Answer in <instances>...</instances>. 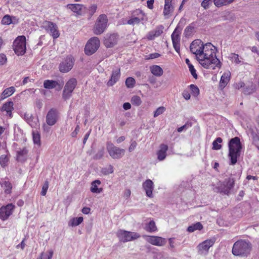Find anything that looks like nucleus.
Listing matches in <instances>:
<instances>
[{"instance_id":"obj_63","label":"nucleus","mask_w":259,"mask_h":259,"mask_svg":"<svg viewBox=\"0 0 259 259\" xmlns=\"http://www.w3.org/2000/svg\"><path fill=\"white\" fill-rule=\"evenodd\" d=\"M90 211H91V208L90 207H84L81 210V212L85 214H89L90 212Z\"/></svg>"},{"instance_id":"obj_3","label":"nucleus","mask_w":259,"mask_h":259,"mask_svg":"<svg viewBox=\"0 0 259 259\" xmlns=\"http://www.w3.org/2000/svg\"><path fill=\"white\" fill-rule=\"evenodd\" d=\"M251 249V245L245 240H239L235 242L232 248V253L236 256H247Z\"/></svg>"},{"instance_id":"obj_58","label":"nucleus","mask_w":259,"mask_h":259,"mask_svg":"<svg viewBox=\"0 0 259 259\" xmlns=\"http://www.w3.org/2000/svg\"><path fill=\"white\" fill-rule=\"evenodd\" d=\"M191 126V123H187L185 125L179 127L178 128L177 131L178 132L180 133V132H182L184 129H186L188 127Z\"/></svg>"},{"instance_id":"obj_13","label":"nucleus","mask_w":259,"mask_h":259,"mask_svg":"<svg viewBox=\"0 0 259 259\" xmlns=\"http://www.w3.org/2000/svg\"><path fill=\"white\" fill-rule=\"evenodd\" d=\"M15 208V206L12 203H9L0 208V219L5 221L7 220L12 214Z\"/></svg>"},{"instance_id":"obj_19","label":"nucleus","mask_w":259,"mask_h":259,"mask_svg":"<svg viewBox=\"0 0 259 259\" xmlns=\"http://www.w3.org/2000/svg\"><path fill=\"white\" fill-rule=\"evenodd\" d=\"M143 14L141 11L137 10L133 12V15L131 18L128 20L127 23L130 25H135L139 24L141 20H143Z\"/></svg>"},{"instance_id":"obj_18","label":"nucleus","mask_w":259,"mask_h":259,"mask_svg":"<svg viewBox=\"0 0 259 259\" xmlns=\"http://www.w3.org/2000/svg\"><path fill=\"white\" fill-rule=\"evenodd\" d=\"M164 27L162 25L156 26L155 29L149 31L146 35V38L149 40H154L160 36L163 32Z\"/></svg>"},{"instance_id":"obj_5","label":"nucleus","mask_w":259,"mask_h":259,"mask_svg":"<svg viewBox=\"0 0 259 259\" xmlns=\"http://www.w3.org/2000/svg\"><path fill=\"white\" fill-rule=\"evenodd\" d=\"M107 16L105 14L100 15L93 28L94 33L96 35L103 33L107 27Z\"/></svg>"},{"instance_id":"obj_44","label":"nucleus","mask_w":259,"mask_h":259,"mask_svg":"<svg viewBox=\"0 0 259 259\" xmlns=\"http://www.w3.org/2000/svg\"><path fill=\"white\" fill-rule=\"evenodd\" d=\"M136 83L135 79L132 77H127L125 80V84L126 87L128 88H132L134 87Z\"/></svg>"},{"instance_id":"obj_59","label":"nucleus","mask_w":259,"mask_h":259,"mask_svg":"<svg viewBox=\"0 0 259 259\" xmlns=\"http://www.w3.org/2000/svg\"><path fill=\"white\" fill-rule=\"evenodd\" d=\"M160 54L157 53H151L149 55L148 59H153L159 57Z\"/></svg>"},{"instance_id":"obj_2","label":"nucleus","mask_w":259,"mask_h":259,"mask_svg":"<svg viewBox=\"0 0 259 259\" xmlns=\"http://www.w3.org/2000/svg\"><path fill=\"white\" fill-rule=\"evenodd\" d=\"M230 164L234 165L237 162L238 158L240 156L242 145L240 139L238 137L232 138L228 144Z\"/></svg>"},{"instance_id":"obj_26","label":"nucleus","mask_w":259,"mask_h":259,"mask_svg":"<svg viewBox=\"0 0 259 259\" xmlns=\"http://www.w3.org/2000/svg\"><path fill=\"white\" fill-rule=\"evenodd\" d=\"M66 7L67 9H70L73 13H75L78 15H81L82 10L84 7L83 5L78 4H68Z\"/></svg>"},{"instance_id":"obj_27","label":"nucleus","mask_w":259,"mask_h":259,"mask_svg":"<svg viewBox=\"0 0 259 259\" xmlns=\"http://www.w3.org/2000/svg\"><path fill=\"white\" fill-rule=\"evenodd\" d=\"M167 150V145L164 144L160 145V149L157 152V158L159 161H162L165 158Z\"/></svg>"},{"instance_id":"obj_21","label":"nucleus","mask_w":259,"mask_h":259,"mask_svg":"<svg viewBox=\"0 0 259 259\" xmlns=\"http://www.w3.org/2000/svg\"><path fill=\"white\" fill-rule=\"evenodd\" d=\"M143 188L146 192V196L149 198H152L153 196V191L154 189L153 182L150 179L146 180L143 183Z\"/></svg>"},{"instance_id":"obj_51","label":"nucleus","mask_w":259,"mask_h":259,"mask_svg":"<svg viewBox=\"0 0 259 259\" xmlns=\"http://www.w3.org/2000/svg\"><path fill=\"white\" fill-rule=\"evenodd\" d=\"M28 153V150L26 148H23L22 149L17 151V156L18 158H20V157L25 156Z\"/></svg>"},{"instance_id":"obj_38","label":"nucleus","mask_w":259,"mask_h":259,"mask_svg":"<svg viewBox=\"0 0 259 259\" xmlns=\"http://www.w3.org/2000/svg\"><path fill=\"white\" fill-rule=\"evenodd\" d=\"M189 87L193 96L196 97L199 95L200 93L199 89L197 85L191 84Z\"/></svg>"},{"instance_id":"obj_43","label":"nucleus","mask_w":259,"mask_h":259,"mask_svg":"<svg viewBox=\"0 0 259 259\" xmlns=\"http://www.w3.org/2000/svg\"><path fill=\"white\" fill-rule=\"evenodd\" d=\"M12 22L11 17L9 15H5L1 21V23L3 25H8L11 24Z\"/></svg>"},{"instance_id":"obj_16","label":"nucleus","mask_w":259,"mask_h":259,"mask_svg":"<svg viewBox=\"0 0 259 259\" xmlns=\"http://www.w3.org/2000/svg\"><path fill=\"white\" fill-rule=\"evenodd\" d=\"M215 242V239L214 238H212L209 239H206L199 243L197 247L198 252L200 254L207 253L210 247L213 245Z\"/></svg>"},{"instance_id":"obj_60","label":"nucleus","mask_w":259,"mask_h":259,"mask_svg":"<svg viewBox=\"0 0 259 259\" xmlns=\"http://www.w3.org/2000/svg\"><path fill=\"white\" fill-rule=\"evenodd\" d=\"M245 84L244 82L240 81L237 83H236L234 84V88L236 89H240V88L244 87Z\"/></svg>"},{"instance_id":"obj_62","label":"nucleus","mask_w":259,"mask_h":259,"mask_svg":"<svg viewBox=\"0 0 259 259\" xmlns=\"http://www.w3.org/2000/svg\"><path fill=\"white\" fill-rule=\"evenodd\" d=\"M154 0H147V7L150 9H153Z\"/></svg>"},{"instance_id":"obj_31","label":"nucleus","mask_w":259,"mask_h":259,"mask_svg":"<svg viewBox=\"0 0 259 259\" xmlns=\"http://www.w3.org/2000/svg\"><path fill=\"white\" fill-rule=\"evenodd\" d=\"M151 72L155 76H161L163 73L162 68L157 65H154L150 67Z\"/></svg>"},{"instance_id":"obj_48","label":"nucleus","mask_w":259,"mask_h":259,"mask_svg":"<svg viewBox=\"0 0 259 259\" xmlns=\"http://www.w3.org/2000/svg\"><path fill=\"white\" fill-rule=\"evenodd\" d=\"M165 108L163 106L158 107L154 113V117H156L159 115L162 114L165 111Z\"/></svg>"},{"instance_id":"obj_10","label":"nucleus","mask_w":259,"mask_h":259,"mask_svg":"<svg viewBox=\"0 0 259 259\" xmlns=\"http://www.w3.org/2000/svg\"><path fill=\"white\" fill-rule=\"evenodd\" d=\"M75 59L71 56L65 57L60 63L59 70L62 73H67L70 71L74 64Z\"/></svg>"},{"instance_id":"obj_45","label":"nucleus","mask_w":259,"mask_h":259,"mask_svg":"<svg viewBox=\"0 0 259 259\" xmlns=\"http://www.w3.org/2000/svg\"><path fill=\"white\" fill-rule=\"evenodd\" d=\"M53 251L52 250H50L49 254L42 252L40 256L36 259H51L53 256Z\"/></svg>"},{"instance_id":"obj_6","label":"nucleus","mask_w":259,"mask_h":259,"mask_svg":"<svg viewBox=\"0 0 259 259\" xmlns=\"http://www.w3.org/2000/svg\"><path fill=\"white\" fill-rule=\"evenodd\" d=\"M77 84V81L75 78H71L66 82L62 93V98L64 100H66L71 97Z\"/></svg>"},{"instance_id":"obj_11","label":"nucleus","mask_w":259,"mask_h":259,"mask_svg":"<svg viewBox=\"0 0 259 259\" xmlns=\"http://www.w3.org/2000/svg\"><path fill=\"white\" fill-rule=\"evenodd\" d=\"M234 185L235 180L234 178H229L221 183L217 187V189L220 193L228 195L230 193L231 190L234 187Z\"/></svg>"},{"instance_id":"obj_24","label":"nucleus","mask_w":259,"mask_h":259,"mask_svg":"<svg viewBox=\"0 0 259 259\" xmlns=\"http://www.w3.org/2000/svg\"><path fill=\"white\" fill-rule=\"evenodd\" d=\"M120 76V69L118 68L112 71L110 79L107 82L108 86L113 85L119 79Z\"/></svg>"},{"instance_id":"obj_14","label":"nucleus","mask_w":259,"mask_h":259,"mask_svg":"<svg viewBox=\"0 0 259 259\" xmlns=\"http://www.w3.org/2000/svg\"><path fill=\"white\" fill-rule=\"evenodd\" d=\"M203 42L200 39H195L191 44L190 50L191 52L195 55L196 59L199 61L201 54L202 48L204 47Z\"/></svg>"},{"instance_id":"obj_41","label":"nucleus","mask_w":259,"mask_h":259,"mask_svg":"<svg viewBox=\"0 0 259 259\" xmlns=\"http://www.w3.org/2000/svg\"><path fill=\"white\" fill-rule=\"evenodd\" d=\"M9 158L7 155H2L0 157V164L2 167H5L8 165Z\"/></svg>"},{"instance_id":"obj_30","label":"nucleus","mask_w":259,"mask_h":259,"mask_svg":"<svg viewBox=\"0 0 259 259\" xmlns=\"http://www.w3.org/2000/svg\"><path fill=\"white\" fill-rule=\"evenodd\" d=\"M101 182L99 180H96L91 183L90 190L93 193H100L103 191V188H98V186L101 184Z\"/></svg>"},{"instance_id":"obj_34","label":"nucleus","mask_w":259,"mask_h":259,"mask_svg":"<svg viewBox=\"0 0 259 259\" xmlns=\"http://www.w3.org/2000/svg\"><path fill=\"white\" fill-rule=\"evenodd\" d=\"M234 0H213L214 5L217 7H221L232 3Z\"/></svg>"},{"instance_id":"obj_64","label":"nucleus","mask_w":259,"mask_h":259,"mask_svg":"<svg viewBox=\"0 0 259 259\" xmlns=\"http://www.w3.org/2000/svg\"><path fill=\"white\" fill-rule=\"evenodd\" d=\"M123 108L124 110H127L131 108V105L130 103L126 102L124 103L123 105Z\"/></svg>"},{"instance_id":"obj_4","label":"nucleus","mask_w":259,"mask_h":259,"mask_svg":"<svg viewBox=\"0 0 259 259\" xmlns=\"http://www.w3.org/2000/svg\"><path fill=\"white\" fill-rule=\"evenodd\" d=\"M26 37L24 35L18 36L14 41L13 48L17 56H22L26 50Z\"/></svg>"},{"instance_id":"obj_54","label":"nucleus","mask_w":259,"mask_h":259,"mask_svg":"<svg viewBox=\"0 0 259 259\" xmlns=\"http://www.w3.org/2000/svg\"><path fill=\"white\" fill-rule=\"evenodd\" d=\"M7 58L6 56L4 54H0V65H3L6 63Z\"/></svg>"},{"instance_id":"obj_23","label":"nucleus","mask_w":259,"mask_h":259,"mask_svg":"<svg viewBox=\"0 0 259 259\" xmlns=\"http://www.w3.org/2000/svg\"><path fill=\"white\" fill-rule=\"evenodd\" d=\"M118 35L115 34H110L105 38L104 44L107 48H111L115 46L117 42Z\"/></svg>"},{"instance_id":"obj_39","label":"nucleus","mask_w":259,"mask_h":259,"mask_svg":"<svg viewBox=\"0 0 259 259\" xmlns=\"http://www.w3.org/2000/svg\"><path fill=\"white\" fill-rule=\"evenodd\" d=\"M132 105L136 106H139L142 104V100L141 98L137 95L132 97L131 100Z\"/></svg>"},{"instance_id":"obj_29","label":"nucleus","mask_w":259,"mask_h":259,"mask_svg":"<svg viewBox=\"0 0 259 259\" xmlns=\"http://www.w3.org/2000/svg\"><path fill=\"white\" fill-rule=\"evenodd\" d=\"M172 1V0H165V4L163 12L164 16H169L174 10V8L171 5Z\"/></svg>"},{"instance_id":"obj_7","label":"nucleus","mask_w":259,"mask_h":259,"mask_svg":"<svg viewBox=\"0 0 259 259\" xmlns=\"http://www.w3.org/2000/svg\"><path fill=\"white\" fill-rule=\"evenodd\" d=\"M117 236L120 241L126 242L140 238V235L136 232L120 230L117 232Z\"/></svg>"},{"instance_id":"obj_55","label":"nucleus","mask_w":259,"mask_h":259,"mask_svg":"<svg viewBox=\"0 0 259 259\" xmlns=\"http://www.w3.org/2000/svg\"><path fill=\"white\" fill-rule=\"evenodd\" d=\"M211 4V2H209L208 0H203L201 3V5L204 9H207Z\"/></svg>"},{"instance_id":"obj_42","label":"nucleus","mask_w":259,"mask_h":259,"mask_svg":"<svg viewBox=\"0 0 259 259\" xmlns=\"http://www.w3.org/2000/svg\"><path fill=\"white\" fill-rule=\"evenodd\" d=\"M3 187L5 190V192L7 194H10L12 189V185L11 183L9 181H5L3 183Z\"/></svg>"},{"instance_id":"obj_37","label":"nucleus","mask_w":259,"mask_h":259,"mask_svg":"<svg viewBox=\"0 0 259 259\" xmlns=\"http://www.w3.org/2000/svg\"><path fill=\"white\" fill-rule=\"evenodd\" d=\"M223 142V140L221 138L218 137L216 138L212 142V148L213 150H218L222 148V145L220 144Z\"/></svg>"},{"instance_id":"obj_35","label":"nucleus","mask_w":259,"mask_h":259,"mask_svg":"<svg viewBox=\"0 0 259 259\" xmlns=\"http://www.w3.org/2000/svg\"><path fill=\"white\" fill-rule=\"evenodd\" d=\"M83 220V218L82 217L77 218H73L69 222V225L72 227L77 226L80 224Z\"/></svg>"},{"instance_id":"obj_40","label":"nucleus","mask_w":259,"mask_h":259,"mask_svg":"<svg viewBox=\"0 0 259 259\" xmlns=\"http://www.w3.org/2000/svg\"><path fill=\"white\" fill-rule=\"evenodd\" d=\"M101 171L105 175H108L112 174L114 171L113 166L112 165L109 164L103 168Z\"/></svg>"},{"instance_id":"obj_9","label":"nucleus","mask_w":259,"mask_h":259,"mask_svg":"<svg viewBox=\"0 0 259 259\" xmlns=\"http://www.w3.org/2000/svg\"><path fill=\"white\" fill-rule=\"evenodd\" d=\"M100 41L97 37H93L87 43L84 52L86 55H91L95 53L100 47Z\"/></svg>"},{"instance_id":"obj_49","label":"nucleus","mask_w":259,"mask_h":259,"mask_svg":"<svg viewBox=\"0 0 259 259\" xmlns=\"http://www.w3.org/2000/svg\"><path fill=\"white\" fill-rule=\"evenodd\" d=\"M33 140L35 144L40 145V137L38 133H33Z\"/></svg>"},{"instance_id":"obj_25","label":"nucleus","mask_w":259,"mask_h":259,"mask_svg":"<svg viewBox=\"0 0 259 259\" xmlns=\"http://www.w3.org/2000/svg\"><path fill=\"white\" fill-rule=\"evenodd\" d=\"M230 71L225 72L222 75L219 83V87L221 89H223L227 85L230 80Z\"/></svg>"},{"instance_id":"obj_57","label":"nucleus","mask_w":259,"mask_h":259,"mask_svg":"<svg viewBox=\"0 0 259 259\" xmlns=\"http://www.w3.org/2000/svg\"><path fill=\"white\" fill-rule=\"evenodd\" d=\"M175 238H169L168 239V242H169V247L168 248L169 249H172L175 248Z\"/></svg>"},{"instance_id":"obj_17","label":"nucleus","mask_w":259,"mask_h":259,"mask_svg":"<svg viewBox=\"0 0 259 259\" xmlns=\"http://www.w3.org/2000/svg\"><path fill=\"white\" fill-rule=\"evenodd\" d=\"M58 119V112L55 109H51L46 116V122L50 126L54 125Z\"/></svg>"},{"instance_id":"obj_61","label":"nucleus","mask_w":259,"mask_h":259,"mask_svg":"<svg viewBox=\"0 0 259 259\" xmlns=\"http://www.w3.org/2000/svg\"><path fill=\"white\" fill-rule=\"evenodd\" d=\"M137 144L136 141H133L128 148V151L132 152L136 147Z\"/></svg>"},{"instance_id":"obj_20","label":"nucleus","mask_w":259,"mask_h":259,"mask_svg":"<svg viewBox=\"0 0 259 259\" xmlns=\"http://www.w3.org/2000/svg\"><path fill=\"white\" fill-rule=\"evenodd\" d=\"M172 45L175 51L178 53L180 52V34L179 32L177 31L176 29L172 32L171 35Z\"/></svg>"},{"instance_id":"obj_32","label":"nucleus","mask_w":259,"mask_h":259,"mask_svg":"<svg viewBox=\"0 0 259 259\" xmlns=\"http://www.w3.org/2000/svg\"><path fill=\"white\" fill-rule=\"evenodd\" d=\"M59 85L58 81L53 80H45L44 82V87L47 89H53Z\"/></svg>"},{"instance_id":"obj_47","label":"nucleus","mask_w":259,"mask_h":259,"mask_svg":"<svg viewBox=\"0 0 259 259\" xmlns=\"http://www.w3.org/2000/svg\"><path fill=\"white\" fill-rule=\"evenodd\" d=\"M231 56V60L232 62L236 64H239L241 63V60H240L239 56L238 54L235 53H232Z\"/></svg>"},{"instance_id":"obj_15","label":"nucleus","mask_w":259,"mask_h":259,"mask_svg":"<svg viewBox=\"0 0 259 259\" xmlns=\"http://www.w3.org/2000/svg\"><path fill=\"white\" fill-rule=\"evenodd\" d=\"M143 237L147 242L154 246H163L167 242L165 238L160 236L144 235Z\"/></svg>"},{"instance_id":"obj_33","label":"nucleus","mask_w":259,"mask_h":259,"mask_svg":"<svg viewBox=\"0 0 259 259\" xmlns=\"http://www.w3.org/2000/svg\"><path fill=\"white\" fill-rule=\"evenodd\" d=\"M145 230L148 232H155L157 231V228L154 221H150L146 224L144 228Z\"/></svg>"},{"instance_id":"obj_22","label":"nucleus","mask_w":259,"mask_h":259,"mask_svg":"<svg viewBox=\"0 0 259 259\" xmlns=\"http://www.w3.org/2000/svg\"><path fill=\"white\" fill-rule=\"evenodd\" d=\"M13 110L14 103L11 101L5 103L1 107V111L6 112V115L9 118L12 117V111Z\"/></svg>"},{"instance_id":"obj_46","label":"nucleus","mask_w":259,"mask_h":259,"mask_svg":"<svg viewBox=\"0 0 259 259\" xmlns=\"http://www.w3.org/2000/svg\"><path fill=\"white\" fill-rule=\"evenodd\" d=\"M194 29V26L191 24L188 26L185 29L184 33L186 36H190Z\"/></svg>"},{"instance_id":"obj_12","label":"nucleus","mask_w":259,"mask_h":259,"mask_svg":"<svg viewBox=\"0 0 259 259\" xmlns=\"http://www.w3.org/2000/svg\"><path fill=\"white\" fill-rule=\"evenodd\" d=\"M44 28L54 39H56L60 36L58 27L56 24L54 22L45 21L44 22Z\"/></svg>"},{"instance_id":"obj_1","label":"nucleus","mask_w":259,"mask_h":259,"mask_svg":"<svg viewBox=\"0 0 259 259\" xmlns=\"http://www.w3.org/2000/svg\"><path fill=\"white\" fill-rule=\"evenodd\" d=\"M202 50L198 62L202 67L212 70L221 67V63L216 57V48L211 43H206Z\"/></svg>"},{"instance_id":"obj_56","label":"nucleus","mask_w":259,"mask_h":259,"mask_svg":"<svg viewBox=\"0 0 259 259\" xmlns=\"http://www.w3.org/2000/svg\"><path fill=\"white\" fill-rule=\"evenodd\" d=\"M182 96L185 99L188 100L191 98L190 94L188 90H185L182 93Z\"/></svg>"},{"instance_id":"obj_28","label":"nucleus","mask_w":259,"mask_h":259,"mask_svg":"<svg viewBox=\"0 0 259 259\" xmlns=\"http://www.w3.org/2000/svg\"><path fill=\"white\" fill-rule=\"evenodd\" d=\"M16 91L14 87H10L5 89L0 95V100H3L12 96Z\"/></svg>"},{"instance_id":"obj_50","label":"nucleus","mask_w":259,"mask_h":259,"mask_svg":"<svg viewBox=\"0 0 259 259\" xmlns=\"http://www.w3.org/2000/svg\"><path fill=\"white\" fill-rule=\"evenodd\" d=\"M49 188V182L48 181H46L45 182L44 184L42 186L41 191V195L42 196H45L47 194L48 189Z\"/></svg>"},{"instance_id":"obj_8","label":"nucleus","mask_w":259,"mask_h":259,"mask_svg":"<svg viewBox=\"0 0 259 259\" xmlns=\"http://www.w3.org/2000/svg\"><path fill=\"white\" fill-rule=\"evenodd\" d=\"M106 149L109 155L113 159H119L124 155L125 150L123 149L115 146L111 142L107 143Z\"/></svg>"},{"instance_id":"obj_36","label":"nucleus","mask_w":259,"mask_h":259,"mask_svg":"<svg viewBox=\"0 0 259 259\" xmlns=\"http://www.w3.org/2000/svg\"><path fill=\"white\" fill-rule=\"evenodd\" d=\"M202 228V225L200 222H197L188 227L187 231L189 232H193L196 230H201Z\"/></svg>"},{"instance_id":"obj_53","label":"nucleus","mask_w":259,"mask_h":259,"mask_svg":"<svg viewBox=\"0 0 259 259\" xmlns=\"http://www.w3.org/2000/svg\"><path fill=\"white\" fill-rule=\"evenodd\" d=\"M190 72H191V75L195 79H197L198 77L197 74L196 73V71L194 68V67L193 65H189L188 67Z\"/></svg>"},{"instance_id":"obj_52","label":"nucleus","mask_w":259,"mask_h":259,"mask_svg":"<svg viewBox=\"0 0 259 259\" xmlns=\"http://www.w3.org/2000/svg\"><path fill=\"white\" fill-rule=\"evenodd\" d=\"M97 6L95 4H93L89 7V14H90L91 17H92L95 14V13L97 11Z\"/></svg>"}]
</instances>
